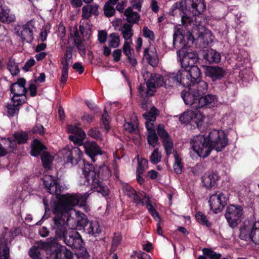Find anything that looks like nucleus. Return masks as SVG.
<instances>
[{
  "mask_svg": "<svg viewBox=\"0 0 259 259\" xmlns=\"http://www.w3.org/2000/svg\"><path fill=\"white\" fill-rule=\"evenodd\" d=\"M107 33L105 30L98 31V39L100 43H105L107 41Z\"/></svg>",
  "mask_w": 259,
  "mask_h": 259,
  "instance_id": "nucleus-58",
  "label": "nucleus"
},
{
  "mask_svg": "<svg viewBox=\"0 0 259 259\" xmlns=\"http://www.w3.org/2000/svg\"><path fill=\"white\" fill-rule=\"evenodd\" d=\"M7 68L13 76H16L20 72L18 65L15 62L14 59H10L7 63Z\"/></svg>",
  "mask_w": 259,
  "mask_h": 259,
  "instance_id": "nucleus-39",
  "label": "nucleus"
},
{
  "mask_svg": "<svg viewBox=\"0 0 259 259\" xmlns=\"http://www.w3.org/2000/svg\"><path fill=\"white\" fill-rule=\"evenodd\" d=\"M131 194L132 195L133 201L136 206H143L144 202L137 194L135 189L131 188Z\"/></svg>",
  "mask_w": 259,
  "mask_h": 259,
  "instance_id": "nucleus-48",
  "label": "nucleus"
},
{
  "mask_svg": "<svg viewBox=\"0 0 259 259\" xmlns=\"http://www.w3.org/2000/svg\"><path fill=\"white\" fill-rule=\"evenodd\" d=\"M144 56L148 63L153 67L156 66L159 62L156 49L152 45H149L144 50Z\"/></svg>",
  "mask_w": 259,
  "mask_h": 259,
  "instance_id": "nucleus-17",
  "label": "nucleus"
},
{
  "mask_svg": "<svg viewBox=\"0 0 259 259\" xmlns=\"http://www.w3.org/2000/svg\"><path fill=\"white\" fill-rule=\"evenodd\" d=\"M46 149V147L39 140L35 139L31 143L30 154L32 156L36 157L44 152V150Z\"/></svg>",
  "mask_w": 259,
  "mask_h": 259,
  "instance_id": "nucleus-28",
  "label": "nucleus"
},
{
  "mask_svg": "<svg viewBox=\"0 0 259 259\" xmlns=\"http://www.w3.org/2000/svg\"><path fill=\"white\" fill-rule=\"evenodd\" d=\"M195 116H194L193 120L197 124V127H199L200 124L204 120V116L201 114V113L198 111L194 110Z\"/></svg>",
  "mask_w": 259,
  "mask_h": 259,
  "instance_id": "nucleus-55",
  "label": "nucleus"
},
{
  "mask_svg": "<svg viewBox=\"0 0 259 259\" xmlns=\"http://www.w3.org/2000/svg\"><path fill=\"white\" fill-rule=\"evenodd\" d=\"M190 76L191 79L194 84L195 82L200 80L201 72L199 68L197 66L189 67L187 68Z\"/></svg>",
  "mask_w": 259,
  "mask_h": 259,
  "instance_id": "nucleus-35",
  "label": "nucleus"
},
{
  "mask_svg": "<svg viewBox=\"0 0 259 259\" xmlns=\"http://www.w3.org/2000/svg\"><path fill=\"white\" fill-rule=\"evenodd\" d=\"M72 68L76 72H78L79 74H82L84 71V67L83 66L81 63L79 62L75 63L73 65Z\"/></svg>",
  "mask_w": 259,
  "mask_h": 259,
  "instance_id": "nucleus-60",
  "label": "nucleus"
},
{
  "mask_svg": "<svg viewBox=\"0 0 259 259\" xmlns=\"http://www.w3.org/2000/svg\"><path fill=\"white\" fill-rule=\"evenodd\" d=\"M161 154L157 148L154 149L150 157V161L153 164H156L161 160Z\"/></svg>",
  "mask_w": 259,
  "mask_h": 259,
  "instance_id": "nucleus-52",
  "label": "nucleus"
},
{
  "mask_svg": "<svg viewBox=\"0 0 259 259\" xmlns=\"http://www.w3.org/2000/svg\"><path fill=\"white\" fill-rule=\"evenodd\" d=\"M84 167L82 174L84 180L83 182H80V185H85L91 190L101 193L103 196L108 195L109 190L108 188L102 184L97 178L95 168L93 164L86 163L83 160Z\"/></svg>",
  "mask_w": 259,
  "mask_h": 259,
  "instance_id": "nucleus-5",
  "label": "nucleus"
},
{
  "mask_svg": "<svg viewBox=\"0 0 259 259\" xmlns=\"http://www.w3.org/2000/svg\"><path fill=\"white\" fill-rule=\"evenodd\" d=\"M239 238L259 245V222L245 221L240 227Z\"/></svg>",
  "mask_w": 259,
  "mask_h": 259,
  "instance_id": "nucleus-7",
  "label": "nucleus"
},
{
  "mask_svg": "<svg viewBox=\"0 0 259 259\" xmlns=\"http://www.w3.org/2000/svg\"><path fill=\"white\" fill-rule=\"evenodd\" d=\"M121 239V237L120 235L115 236L113 239L111 249L114 251L117 246L120 244Z\"/></svg>",
  "mask_w": 259,
  "mask_h": 259,
  "instance_id": "nucleus-59",
  "label": "nucleus"
},
{
  "mask_svg": "<svg viewBox=\"0 0 259 259\" xmlns=\"http://www.w3.org/2000/svg\"><path fill=\"white\" fill-rule=\"evenodd\" d=\"M189 89L191 93L184 92L181 93V97L187 105L193 102V99L200 98V96L205 94L207 91L208 85L204 81L199 80L192 84Z\"/></svg>",
  "mask_w": 259,
  "mask_h": 259,
  "instance_id": "nucleus-8",
  "label": "nucleus"
},
{
  "mask_svg": "<svg viewBox=\"0 0 259 259\" xmlns=\"http://www.w3.org/2000/svg\"><path fill=\"white\" fill-rule=\"evenodd\" d=\"M195 217L197 221L203 225H206L207 227L211 226V223L208 221L206 217L202 212H198L196 213Z\"/></svg>",
  "mask_w": 259,
  "mask_h": 259,
  "instance_id": "nucleus-51",
  "label": "nucleus"
},
{
  "mask_svg": "<svg viewBox=\"0 0 259 259\" xmlns=\"http://www.w3.org/2000/svg\"><path fill=\"white\" fill-rule=\"evenodd\" d=\"M243 214V210L241 206L231 204L227 207L225 216L229 226L234 228L241 222Z\"/></svg>",
  "mask_w": 259,
  "mask_h": 259,
  "instance_id": "nucleus-10",
  "label": "nucleus"
},
{
  "mask_svg": "<svg viewBox=\"0 0 259 259\" xmlns=\"http://www.w3.org/2000/svg\"><path fill=\"white\" fill-rule=\"evenodd\" d=\"M72 133L69 135V139L75 145H81L83 144L86 135L84 131H71Z\"/></svg>",
  "mask_w": 259,
  "mask_h": 259,
  "instance_id": "nucleus-26",
  "label": "nucleus"
},
{
  "mask_svg": "<svg viewBox=\"0 0 259 259\" xmlns=\"http://www.w3.org/2000/svg\"><path fill=\"white\" fill-rule=\"evenodd\" d=\"M104 11L105 15L108 18L113 16L115 13L113 6L106 4L104 6Z\"/></svg>",
  "mask_w": 259,
  "mask_h": 259,
  "instance_id": "nucleus-53",
  "label": "nucleus"
},
{
  "mask_svg": "<svg viewBox=\"0 0 259 259\" xmlns=\"http://www.w3.org/2000/svg\"><path fill=\"white\" fill-rule=\"evenodd\" d=\"M183 39L184 36L180 29L177 28L173 35V46L178 50L177 55L182 67L188 68L189 67L195 66L199 57L196 52H188L186 50V44Z\"/></svg>",
  "mask_w": 259,
  "mask_h": 259,
  "instance_id": "nucleus-4",
  "label": "nucleus"
},
{
  "mask_svg": "<svg viewBox=\"0 0 259 259\" xmlns=\"http://www.w3.org/2000/svg\"><path fill=\"white\" fill-rule=\"evenodd\" d=\"M228 144L224 131H210L207 136L198 135L190 140L191 149L202 158L207 157L212 149L222 151Z\"/></svg>",
  "mask_w": 259,
  "mask_h": 259,
  "instance_id": "nucleus-2",
  "label": "nucleus"
},
{
  "mask_svg": "<svg viewBox=\"0 0 259 259\" xmlns=\"http://www.w3.org/2000/svg\"><path fill=\"white\" fill-rule=\"evenodd\" d=\"M11 93L13 95L11 100H13L15 97H23L26 95L28 90L27 88H21L16 83H12L10 87Z\"/></svg>",
  "mask_w": 259,
  "mask_h": 259,
  "instance_id": "nucleus-31",
  "label": "nucleus"
},
{
  "mask_svg": "<svg viewBox=\"0 0 259 259\" xmlns=\"http://www.w3.org/2000/svg\"><path fill=\"white\" fill-rule=\"evenodd\" d=\"M138 158L139 156H137ZM138 166L137 168L136 173L143 174L145 168L148 167V160L145 158H142L140 160L138 159Z\"/></svg>",
  "mask_w": 259,
  "mask_h": 259,
  "instance_id": "nucleus-46",
  "label": "nucleus"
},
{
  "mask_svg": "<svg viewBox=\"0 0 259 259\" xmlns=\"http://www.w3.org/2000/svg\"><path fill=\"white\" fill-rule=\"evenodd\" d=\"M179 74L177 72L171 73L164 77V87L165 88L173 87L179 83Z\"/></svg>",
  "mask_w": 259,
  "mask_h": 259,
  "instance_id": "nucleus-33",
  "label": "nucleus"
},
{
  "mask_svg": "<svg viewBox=\"0 0 259 259\" xmlns=\"http://www.w3.org/2000/svg\"><path fill=\"white\" fill-rule=\"evenodd\" d=\"M7 113L11 117H13L15 115L18 114L20 107L13 103H7L6 105Z\"/></svg>",
  "mask_w": 259,
  "mask_h": 259,
  "instance_id": "nucleus-45",
  "label": "nucleus"
},
{
  "mask_svg": "<svg viewBox=\"0 0 259 259\" xmlns=\"http://www.w3.org/2000/svg\"><path fill=\"white\" fill-rule=\"evenodd\" d=\"M15 16L10 13V10L6 6L0 3V21L3 23H9L14 21Z\"/></svg>",
  "mask_w": 259,
  "mask_h": 259,
  "instance_id": "nucleus-25",
  "label": "nucleus"
},
{
  "mask_svg": "<svg viewBox=\"0 0 259 259\" xmlns=\"http://www.w3.org/2000/svg\"><path fill=\"white\" fill-rule=\"evenodd\" d=\"M177 73L179 74V83L182 84L184 87L189 88L193 84L187 68L179 70Z\"/></svg>",
  "mask_w": 259,
  "mask_h": 259,
  "instance_id": "nucleus-23",
  "label": "nucleus"
},
{
  "mask_svg": "<svg viewBox=\"0 0 259 259\" xmlns=\"http://www.w3.org/2000/svg\"><path fill=\"white\" fill-rule=\"evenodd\" d=\"M71 62L63 58L61 60V64L62 65L61 67V77L60 79V84L64 85L67 81L68 77L69 65Z\"/></svg>",
  "mask_w": 259,
  "mask_h": 259,
  "instance_id": "nucleus-30",
  "label": "nucleus"
},
{
  "mask_svg": "<svg viewBox=\"0 0 259 259\" xmlns=\"http://www.w3.org/2000/svg\"><path fill=\"white\" fill-rule=\"evenodd\" d=\"M91 16L88 6H84L82 9V18L83 19H89Z\"/></svg>",
  "mask_w": 259,
  "mask_h": 259,
  "instance_id": "nucleus-61",
  "label": "nucleus"
},
{
  "mask_svg": "<svg viewBox=\"0 0 259 259\" xmlns=\"http://www.w3.org/2000/svg\"><path fill=\"white\" fill-rule=\"evenodd\" d=\"M158 136L163 140L164 148L173 147L171 138L166 131H158Z\"/></svg>",
  "mask_w": 259,
  "mask_h": 259,
  "instance_id": "nucleus-37",
  "label": "nucleus"
},
{
  "mask_svg": "<svg viewBox=\"0 0 259 259\" xmlns=\"http://www.w3.org/2000/svg\"><path fill=\"white\" fill-rule=\"evenodd\" d=\"M205 168L206 163L205 162H199L192 168V171L194 175H199L205 169Z\"/></svg>",
  "mask_w": 259,
  "mask_h": 259,
  "instance_id": "nucleus-49",
  "label": "nucleus"
},
{
  "mask_svg": "<svg viewBox=\"0 0 259 259\" xmlns=\"http://www.w3.org/2000/svg\"><path fill=\"white\" fill-rule=\"evenodd\" d=\"M197 109H192L191 108L190 109L186 110L182 114H181L179 117V120L181 123H188L191 120H193L194 116H195L194 110Z\"/></svg>",
  "mask_w": 259,
  "mask_h": 259,
  "instance_id": "nucleus-36",
  "label": "nucleus"
},
{
  "mask_svg": "<svg viewBox=\"0 0 259 259\" xmlns=\"http://www.w3.org/2000/svg\"><path fill=\"white\" fill-rule=\"evenodd\" d=\"M120 42L119 35L117 33L113 32L109 34L108 44L110 47L115 48L119 46Z\"/></svg>",
  "mask_w": 259,
  "mask_h": 259,
  "instance_id": "nucleus-40",
  "label": "nucleus"
},
{
  "mask_svg": "<svg viewBox=\"0 0 259 259\" xmlns=\"http://www.w3.org/2000/svg\"><path fill=\"white\" fill-rule=\"evenodd\" d=\"M86 153L93 161H95V156L102 154V151L95 142H87L84 144Z\"/></svg>",
  "mask_w": 259,
  "mask_h": 259,
  "instance_id": "nucleus-21",
  "label": "nucleus"
},
{
  "mask_svg": "<svg viewBox=\"0 0 259 259\" xmlns=\"http://www.w3.org/2000/svg\"><path fill=\"white\" fill-rule=\"evenodd\" d=\"M73 49V47H66L65 54L63 58L64 59H66L67 60H68L70 62H72Z\"/></svg>",
  "mask_w": 259,
  "mask_h": 259,
  "instance_id": "nucleus-57",
  "label": "nucleus"
},
{
  "mask_svg": "<svg viewBox=\"0 0 259 259\" xmlns=\"http://www.w3.org/2000/svg\"><path fill=\"white\" fill-rule=\"evenodd\" d=\"M94 116L89 113L84 112L83 115L81 117V122L83 124L82 127L81 123L80 122H75L74 125H68L67 130H82V128H87L93 121Z\"/></svg>",
  "mask_w": 259,
  "mask_h": 259,
  "instance_id": "nucleus-20",
  "label": "nucleus"
},
{
  "mask_svg": "<svg viewBox=\"0 0 259 259\" xmlns=\"http://www.w3.org/2000/svg\"><path fill=\"white\" fill-rule=\"evenodd\" d=\"M47 118L45 116H40L37 118L36 124L33 130H45V126L47 123Z\"/></svg>",
  "mask_w": 259,
  "mask_h": 259,
  "instance_id": "nucleus-50",
  "label": "nucleus"
},
{
  "mask_svg": "<svg viewBox=\"0 0 259 259\" xmlns=\"http://www.w3.org/2000/svg\"><path fill=\"white\" fill-rule=\"evenodd\" d=\"M82 227L90 235L96 236L97 234H99L101 232L100 224L97 221L89 222L87 219V223Z\"/></svg>",
  "mask_w": 259,
  "mask_h": 259,
  "instance_id": "nucleus-24",
  "label": "nucleus"
},
{
  "mask_svg": "<svg viewBox=\"0 0 259 259\" xmlns=\"http://www.w3.org/2000/svg\"><path fill=\"white\" fill-rule=\"evenodd\" d=\"M200 42L202 43L204 47H206L212 41V37L210 33H205L199 35L198 38Z\"/></svg>",
  "mask_w": 259,
  "mask_h": 259,
  "instance_id": "nucleus-44",
  "label": "nucleus"
},
{
  "mask_svg": "<svg viewBox=\"0 0 259 259\" xmlns=\"http://www.w3.org/2000/svg\"><path fill=\"white\" fill-rule=\"evenodd\" d=\"M175 163L174 164V170L177 174H181L183 167L181 158L179 156L177 152L174 153Z\"/></svg>",
  "mask_w": 259,
  "mask_h": 259,
  "instance_id": "nucleus-43",
  "label": "nucleus"
},
{
  "mask_svg": "<svg viewBox=\"0 0 259 259\" xmlns=\"http://www.w3.org/2000/svg\"><path fill=\"white\" fill-rule=\"evenodd\" d=\"M204 58L210 63H219L221 60L220 54L213 50H208L205 53Z\"/></svg>",
  "mask_w": 259,
  "mask_h": 259,
  "instance_id": "nucleus-32",
  "label": "nucleus"
},
{
  "mask_svg": "<svg viewBox=\"0 0 259 259\" xmlns=\"http://www.w3.org/2000/svg\"><path fill=\"white\" fill-rule=\"evenodd\" d=\"M142 74L146 83L147 89L146 93L147 95H153L156 87L164 85V78H163L160 75L151 73L146 69L142 70Z\"/></svg>",
  "mask_w": 259,
  "mask_h": 259,
  "instance_id": "nucleus-9",
  "label": "nucleus"
},
{
  "mask_svg": "<svg viewBox=\"0 0 259 259\" xmlns=\"http://www.w3.org/2000/svg\"><path fill=\"white\" fill-rule=\"evenodd\" d=\"M41 159L44 167L50 169L53 161L54 158L47 152H42L41 155Z\"/></svg>",
  "mask_w": 259,
  "mask_h": 259,
  "instance_id": "nucleus-42",
  "label": "nucleus"
},
{
  "mask_svg": "<svg viewBox=\"0 0 259 259\" xmlns=\"http://www.w3.org/2000/svg\"><path fill=\"white\" fill-rule=\"evenodd\" d=\"M65 163L76 165L80 160L82 154L80 150L77 147L71 148L67 146L60 152Z\"/></svg>",
  "mask_w": 259,
  "mask_h": 259,
  "instance_id": "nucleus-11",
  "label": "nucleus"
},
{
  "mask_svg": "<svg viewBox=\"0 0 259 259\" xmlns=\"http://www.w3.org/2000/svg\"><path fill=\"white\" fill-rule=\"evenodd\" d=\"M155 131H148L147 140L148 143L152 147H155L158 144V137Z\"/></svg>",
  "mask_w": 259,
  "mask_h": 259,
  "instance_id": "nucleus-41",
  "label": "nucleus"
},
{
  "mask_svg": "<svg viewBox=\"0 0 259 259\" xmlns=\"http://www.w3.org/2000/svg\"><path fill=\"white\" fill-rule=\"evenodd\" d=\"M216 100L215 96L207 94L200 98L193 99V102L189 105L192 109H199L202 107L211 108L214 106Z\"/></svg>",
  "mask_w": 259,
  "mask_h": 259,
  "instance_id": "nucleus-13",
  "label": "nucleus"
},
{
  "mask_svg": "<svg viewBox=\"0 0 259 259\" xmlns=\"http://www.w3.org/2000/svg\"><path fill=\"white\" fill-rule=\"evenodd\" d=\"M85 103L88 108L92 111L95 114H97L101 112V109L95 103L90 102V101H85Z\"/></svg>",
  "mask_w": 259,
  "mask_h": 259,
  "instance_id": "nucleus-54",
  "label": "nucleus"
},
{
  "mask_svg": "<svg viewBox=\"0 0 259 259\" xmlns=\"http://www.w3.org/2000/svg\"><path fill=\"white\" fill-rule=\"evenodd\" d=\"M0 237V259H8L9 256V248L8 242H11L13 235L11 232L5 229V235Z\"/></svg>",
  "mask_w": 259,
  "mask_h": 259,
  "instance_id": "nucleus-14",
  "label": "nucleus"
},
{
  "mask_svg": "<svg viewBox=\"0 0 259 259\" xmlns=\"http://www.w3.org/2000/svg\"><path fill=\"white\" fill-rule=\"evenodd\" d=\"M14 137L18 144L26 143L28 139L29 135L26 131H20L14 134Z\"/></svg>",
  "mask_w": 259,
  "mask_h": 259,
  "instance_id": "nucleus-38",
  "label": "nucleus"
},
{
  "mask_svg": "<svg viewBox=\"0 0 259 259\" xmlns=\"http://www.w3.org/2000/svg\"><path fill=\"white\" fill-rule=\"evenodd\" d=\"M124 14L126 17L127 23L123 24L119 28V30L121 31L124 39L128 40L130 39V7L125 9Z\"/></svg>",
  "mask_w": 259,
  "mask_h": 259,
  "instance_id": "nucleus-27",
  "label": "nucleus"
},
{
  "mask_svg": "<svg viewBox=\"0 0 259 259\" xmlns=\"http://www.w3.org/2000/svg\"><path fill=\"white\" fill-rule=\"evenodd\" d=\"M228 197L222 192L217 191L210 195L209 204L210 209L215 213L220 212L227 204Z\"/></svg>",
  "mask_w": 259,
  "mask_h": 259,
  "instance_id": "nucleus-12",
  "label": "nucleus"
},
{
  "mask_svg": "<svg viewBox=\"0 0 259 259\" xmlns=\"http://www.w3.org/2000/svg\"><path fill=\"white\" fill-rule=\"evenodd\" d=\"M218 178V176L215 173L205 174L201 178L203 186L207 189L215 187Z\"/></svg>",
  "mask_w": 259,
  "mask_h": 259,
  "instance_id": "nucleus-22",
  "label": "nucleus"
},
{
  "mask_svg": "<svg viewBox=\"0 0 259 259\" xmlns=\"http://www.w3.org/2000/svg\"><path fill=\"white\" fill-rule=\"evenodd\" d=\"M157 109L152 107L149 112L143 114V116L146 120L145 125L147 130H164V126L161 124H155Z\"/></svg>",
  "mask_w": 259,
  "mask_h": 259,
  "instance_id": "nucleus-16",
  "label": "nucleus"
},
{
  "mask_svg": "<svg viewBox=\"0 0 259 259\" xmlns=\"http://www.w3.org/2000/svg\"><path fill=\"white\" fill-rule=\"evenodd\" d=\"M91 193L83 194H67L56 201L51 202L55 217L51 223V228L57 238L62 239L65 243L75 249L83 246V241L76 229L84 226L87 222L85 214L76 210L73 207L78 205L85 211L90 210L87 205V199Z\"/></svg>",
  "mask_w": 259,
  "mask_h": 259,
  "instance_id": "nucleus-1",
  "label": "nucleus"
},
{
  "mask_svg": "<svg viewBox=\"0 0 259 259\" xmlns=\"http://www.w3.org/2000/svg\"><path fill=\"white\" fill-rule=\"evenodd\" d=\"M143 35L145 37L149 38L151 40L154 39V33L147 27H145L143 28Z\"/></svg>",
  "mask_w": 259,
  "mask_h": 259,
  "instance_id": "nucleus-62",
  "label": "nucleus"
},
{
  "mask_svg": "<svg viewBox=\"0 0 259 259\" xmlns=\"http://www.w3.org/2000/svg\"><path fill=\"white\" fill-rule=\"evenodd\" d=\"M189 8L194 15L200 14L205 9V5L203 0H186L185 6L182 1L175 3L170 8L169 14L175 16L178 13L181 15Z\"/></svg>",
  "mask_w": 259,
  "mask_h": 259,
  "instance_id": "nucleus-6",
  "label": "nucleus"
},
{
  "mask_svg": "<svg viewBox=\"0 0 259 259\" xmlns=\"http://www.w3.org/2000/svg\"><path fill=\"white\" fill-rule=\"evenodd\" d=\"M88 134L92 138L97 140H101L102 139V134L100 131H89Z\"/></svg>",
  "mask_w": 259,
  "mask_h": 259,
  "instance_id": "nucleus-63",
  "label": "nucleus"
},
{
  "mask_svg": "<svg viewBox=\"0 0 259 259\" xmlns=\"http://www.w3.org/2000/svg\"><path fill=\"white\" fill-rule=\"evenodd\" d=\"M202 251L203 254L209 257L210 259H220L222 256L221 254L217 253L210 248H204L202 249Z\"/></svg>",
  "mask_w": 259,
  "mask_h": 259,
  "instance_id": "nucleus-47",
  "label": "nucleus"
},
{
  "mask_svg": "<svg viewBox=\"0 0 259 259\" xmlns=\"http://www.w3.org/2000/svg\"><path fill=\"white\" fill-rule=\"evenodd\" d=\"M63 247L55 242L38 241L36 245L32 246L29 250V254L33 259H41V252L45 250L47 252L48 259H59ZM64 258L72 259V254L69 250H66L64 252Z\"/></svg>",
  "mask_w": 259,
  "mask_h": 259,
  "instance_id": "nucleus-3",
  "label": "nucleus"
},
{
  "mask_svg": "<svg viewBox=\"0 0 259 259\" xmlns=\"http://www.w3.org/2000/svg\"><path fill=\"white\" fill-rule=\"evenodd\" d=\"M205 73L210 77L213 81L221 79L225 74V71L221 67L218 66H207Z\"/></svg>",
  "mask_w": 259,
  "mask_h": 259,
  "instance_id": "nucleus-19",
  "label": "nucleus"
},
{
  "mask_svg": "<svg viewBox=\"0 0 259 259\" xmlns=\"http://www.w3.org/2000/svg\"><path fill=\"white\" fill-rule=\"evenodd\" d=\"M110 117L108 114L106 108H105L100 119V128L103 130H110Z\"/></svg>",
  "mask_w": 259,
  "mask_h": 259,
  "instance_id": "nucleus-34",
  "label": "nucleus"
},
{
  "mask_svg": "<svg viewBox=\"0 0 259 259\" xmlns=\"http://www.w3.org/2000/svg\"><path fill=\"white\" fill-rule=\"evenodd\" d=\"M27 101L26 95L23 96V97H15L13 100H11L13 103L15 104L18 107H20L23 104L26 103Z\"/></svg>",
  "mask_w": 259,
  "mask_h": 259,
  "instance_id": "nucleus-56",
  "label": "nucleus"
},
{
  "mask_svg": "<svg viewBox=\"0 0 259 259\" xmlns=\"http://www.w3.org/2000/svg\"><path fill=\"white\" fill-rule=\"evenodd\" d=\"M21 37L23 40L28 43H31L34 39L33 32L32 29L30 28L28 24L23 25L21 32Z\"/></svg>",
  "mask_w": 259,
  "mask_h": 259,
  "instance_id": "nucleus-29",
  "label": "nucleus"
},
{
  "mask_svg": "<svg viewBox=\"0 0 259 259\" xmlns=\"http://www.w3.org/2000/svg\"><path fill=\"white\" fill-rule=\"evenodd\" d=\"M35 62L34 59H30L25 62L24 66L23 67V69L25 71H29V69L34 65Z\"/></svg>",
  "mask_w": 259,
  "mask_h": 259,
  "instance_id": "nucleus-64",
  "label": "nucleus"
},
{
  "mask_svg": "<svg viewBox=\"0 0 259 259\" xmlns=\"http://www.w3.org/2000/svg\"><path fill=\"white\" fill-rule=\"evenodd\" d=\"M42 181L50 193L56 196L60 194L62 187L58 183L57 179H54L51 175H46L42 178Z\"/></svg>",
  "mask_w": 259,
  "mask_h": 259,
  "instance_id": "nucleus-15",
  "label": "nucleus"
},
{
  "mask_svg": "<svg viewBox=\"0 0 259 259\" xmlns=\"http://www.w3.org/2000/svg\"><path fill=\"white\" fill-rule=\"evenodd\" d=\"M16 148V142L11 138H2L0 141V157L4 156L7 153V150L14 152Z\"/></svg>",
  "mask_w": 259,
  "mask_h": 259,
  "instance_id": "nucleus-18",
  "label": "nucleus"
}]
</instances>
